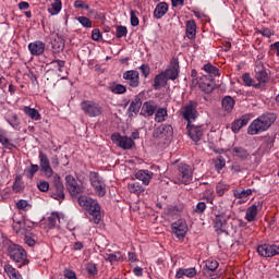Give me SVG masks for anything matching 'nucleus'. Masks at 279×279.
<instances>
[{
	"label": "nucleus",
	"instance_id": "a19ab883",
	"mask_svg": "<svg viewBox=\"0 0 279 279\" xmlns=\"http://www.w3.org/2000/svg\"><path fill=\"white\" fill-rule=\"evenodd\" d=\"M166 117H168L167 108H159L155 113V121L157 123H162Z\"/></svg>",
	"mask_w": 279,
	"mask_h": 279
},
{
	"label": "nucleus",
	"instance_id": "37998d69",
	"mask_svg": "<svg viewBox=\"0 0 279 279\" xmlns=\"http://www.w3.org/2000/svg\"><path fill=\"white\" fill-rule=\"evenodd\" d=\"M252 195V189L243 190V191H235L234 197L238 199H245Z\"/></svg>",
	"mask_w": 279,
	"mask_h": 279
},
{
	"label": "nucleus",
	"instance_id": "6ab92c4d",
	"mask_svg": "<svg viewBox=\"0 0 279 279\" xmlns=\"http://www.w3.org/2000/svg\"><path fill=\"white\" fill-rule=\"evenodd\" d=\"M229 217L230 216L227 215L226 213L216 215L214 222H215L216 232L218 234H222V232H226V229H223V228H225Z\"/></svg>",
	"mask_w": 279,
	"mask_h": 279
},
{
	"label": "nucleus",
	"instance_id": "6e6552de",
	"mask_svg": "<svg viewBox=\"0 0 279 279\" xmlns=\"http://www.w3.org/2000/svg\"><path fill=\"white\" fill-rule=\"evenodd\" d=\"M81 108L88 117H101V112H104V109L99 104L89 100L83 101Z\"/></svg>",
	"mask_w": 279,
	"mask_h": 279
},
{
	"label": "nucleus",
	"instance_id": "7ed1b4c3",
	"mask_svg": "<svg viewBox=\"0 0 279 279\" xmlns=\"http://www.w3.org/2000/svg\"><path fill=\"white\" fill-rule=\"evenodd\" d=\"M8 252L11 260L16 263L17 267H21L27 263V252H25L21 245L11 244L8 247Z\"/></svg>",
	"mask_w": 279,
	"mask_h": 279
},
{
	"label": "nucleus",
	"instance_id": "20e7f679",
	"mask_svg": "<svg viewBox=\"0 0 279 279\" xmlns=\"http://www.w3.org/2000/svg\"><path fill=\"white\" fill-rule=\"evenodd\" d=\"M50 197L57 199V202H64L66 194L64 193V183H62V178L56 174L53 177L52 185L50 187Z\"/></svg>",
	"mask_w": 279,
	"mask_h": 279
},
{
	"label": "nucleus",
	"instance_id": "5701e85b",
	"mask_svg": "<svg viewBox=\"0 0 279 279\" xmlns=\"http://www.w3.org/2000/svg\"><path fill=\"white\" fill-rule=\"evenodd\" d=\"M255 77L259 84H265L269 80V74L267 73V69H265L263 63L255 66Z\"/></svg>",
	"mask_w": 279,
	"mask_h": 279
},
{
	"label": "nucleus",
	"instance_id": "f03ea898",
	"mask_svg": "<svg viewBox=\"0 0 279 279\" xmlns=\"http://www.w3.org/2000/svg\"><path fill=\"white\" fill-rule=\"evenodd\" d=\"M272 123H276V114L265 113L251 123L247 133L254 136L258 132H265L266 130H269Z\"/></svg>",
	"mask_w": 279,
	"mask_h": 279
},
{
	"label": "nucleus",
	"instance_id": "864d4df0",
	"mask_svg": "<svg viewBox=\"0 0 279 279\" xmlns=\"http://www.w3.org/2000/svg\"><path fill=\"white\" fill-rule=\"evenodd\" d=\"M242 80L245 86H258V85H254V80H252V76H250V73H244L242 75Z\"/></svg>",
	"mask_w": 279,
	"mask_h": 279
},
{
	"label": "nucleus",
	"instance_id": "393cba45",
	"mask_svg": "<svg viewBox=\"0 0 279 279\" xmlns=\"http://www.w3.org/2000/svg\"><path fill=\"white\" fill-rule=\"evenodd\" d=\"M28 50L32 56H43L45 53V43L43 41H34L28 45Z\"/></svg>",
	"mask_w": 279,
	"mask_h": 279
},
{
	"label": "nucleus",
	"instance_id": "f8f14e48",
	"mask_svg": "<svg viewBox=\"0 0 279 279\" xmlns=\"http://www.w3.org/2000/svg\"><path fill=\"white\" fill-rule=\"evenodd\" d=\"M257 253L264 258H271L279 255V246L275 244H262L257 247Z\"/></svg>",
	"mask_w": 279,
	"mask_h": 279
},
{
	"label": "nucleus",
	"instance_id": "3c124183",
	"mask_svg": "<svg viewBox=\"0 0 279 279\" xmlns=\"http://www.w3.org/2000/svg\"><path fill=\"white\" fill-rule=\"evenodd\" d=\"M226 191H228V185L223 183H218L216 186V193L219 195V197H223Z\"/></svg>",
	"mask_w": 279,
	"mask_h": 279
},
{
	"label": "nucleus",
	"instance_id": "2eb2a0df",
	"mask_svg": "<svg viewBox=\"0 0 279 279\" xmlns=\"http://www.w3.org/2000/svg\"><path fill=\"white\" fill-rule=\"evenodd\" d=\"M163 74H166L168 80H178V75H180V61L178 58L173 57L170 60V65Z\"/></svg>",
	"mask_w": 279,
	"mask_h": 279
},
{
	"label": "nucleus",
	"instance_id": "c03bdc74",
	"mask_svg": "<svg viewBox=\"0 0 279 279\" xmlns=\"http://www.w3.org/2000/svg\"><path fill=\"white\" fill-rule=\"evenodd\" d=\"M38 169H39L38 165L32 163L28 169L24 170V173H25L26 178L32 180V178H34V174L38 171Z\"/></svg>",
	"mask_w": 279,
	"mask_h": 279
},
{
	"label": "nucleus",
	"instance_id": "f257e3e1",
	"mask_svg": "<svg viewBox=\"0 0 279 279\" xmlns=\"http://www.w3.org/2000/svg\"><path fill=\"white\" fill-rule=\"evenodd\" d=\"M77 202L78 205L84 208V210H87V213H89L90 220L94 221V223H99V221H101V207L99 206V203H97V201L86 195H83L78 197Z\"/></svg>",
	"mask_w": 279,
	"mask_h": 279
},
{
	"label": "nucleus",
	"instance_id": "e433bc0d",
	"mask_svg": "<svg viewBox=\"0 0 279 279\" xmlns=\"http://www.w3.org/2000/svg\"><path fill=\"white\" fill-rule=\"evenodd\" d=\"M24 112L27 117L33 119V121H40V112H38L37 109L31 108V107H24Z\"/></svg>",
	"mask_w": 279,
	"mask_h": 279
},
{
	"label": "nucleus",
	"instance_id": "4d7b16f0",
	"mask_svg": "<svg viewBox=\"0 0 279 279\" xmlns=\"http://www.w3.org/2000/svg\"><path fill=\"white\" fill-rule=\"evenodd\" d=\"M204 210H206V203L199 202L196 205V208L193 209V213H196L197 215H202V213H204Z\"/></svg>",
	"mask_w": 279,
	"mask_h": 279
},
{
	"label": "nucleus",
	"instance_id": "49530a36",
	"mask_svg": "<svg viewBox=\"0 0 279 279\" xmlns=\"http://www.w3.org/2000/svg\"><path fill=\"white\" fill-rule=\"evenodd\" d=\"M205 267L206 269H208V271H217V269L219 268V262L208 259L206 260Z\"/></svg>",
	"mask_w": 279,
	"mask_h": 279
},
{
	"label": "nucleus",
	"instance_id": "7c9ffc66",
	"mask_svg": "<svg viewBox=\"0 0 279 279\" xmlns=\"http://www.w3.org/2000/svg\"><path fill=\"white\" fill-rule=\"evenodd\" d=\"M184 276H186V278H195L197 270H195V268H181L175 274V278H184Z\"/></svg>",
	"mask_w": 279,
	"mask_h": 279
},
{
	"label": "nucleus",
	"instance_id": "58836bf2",
	"mask_svg": "<svg viewBox=\"0 0 279 279\" xmlns=\"http://www.w3.org/2000/svg\"><path fill=\"white\" fill-rule=\"evenodd\" d=\"M222 108L227 111V112H232V109L234 108V98L231 96H226L222 99Z\"/></svg>",
	"mask_w": 279,
	"mask_h": 279
},
{
	"label": "nucleus",
	"instance_id": "a211bd4d",
	"mask_svg": "<svg viewBox=\"0 0 279 279\" xmlns=\"http://www.w3.org/2000/svg\"><path fill=\"white\" fill-rule=\"evenodd\" d=\"M39 165L41 171L45 173L46 178H51L53 175V169L51 168V165L49 163V157H47V154L40 151L39 153Z\"/></svg>",
	"mask_w": 279,
	"mask_h": 279
},
{
	"label": "nucleus",
	"instance_id": "2f4dec72",
	"mask_svg": "<svg viewBox=\"0 0 279 279\" xmlns=\"http://www.w3.org/2000/svg\"><path fill=\"white\" fill-rule=\"evenodd\" d=\"M109 90L113 93V95H125V93H128V87L123 84L110 83Z\"/></svg>",
	"mask_w": 279,
	"mask_h": 279
},
{
	"label": "nucleus",
	"instance_id": "c756f323",
	"mask_svg": "<svg viewBox=\"0 0 279 279\" xmlns=\"http://www.w3.org/2000/svg\"><path fill=\"white\" fill-rule=\"evenodd\" d=\"M169 12V4L167 2H159L154 11L155 19H162Z\"/></svg>",
	"mask_w": 279,
	"mask_h": 279
},
{
	"label": "nucleus",
	"instance_id": "cd10ccee",
	"mask_svg": "<svg viewBox=\"0 0 279 279\" xmlns=\"http://www.w3.org/2000/svg\"><path fill=\"white\" fill-rule=\"evenodd\" d=\"M247 123H250V116H242L240 119L232 122L231 130L236 134V132H240L241 128H244Z\"/></svg>",
	"mask_w": 279,
	"mask_h": 279
},
{
	"label": "nucleus",
	"instance_id": "72a5a7b5",
	"mask_svg": "<svg viewBox=\"0 0 279 279\" xmlns=\"http://www.w3.org/2000/svg\"><path fill=\"white\" fill-rule=\"evenodd\" d=\"M141 108H143V101L141 100V97L136 96L129 107V112H134V114H138L141 112Z\"/></svg>",
	"mask_w": 279,
	"mask_h": 279
},
{
	"label": "nucleus",
	"instance_id": "aec40b11",
	"mask_svg": "<svg viewBox=\"0 0 279 279\" xmlns=\"http://www.w3.org/2000/svg\"><path fill=\"white\" fill-rule=\"evenodd\" d=\"M158 110V105L154 100H148L142 105L141 114L143 117H154Z\"/></svg>",
	"mask_w": 279,
	"mask_h": 279
},
{
	"label": "nucleus",
	"instance_id": "79ce46f5",
	"mask_svg": "<svg viewBox=\"0 0 279 279\" xmlns=\"http://www.w3.org/2000/svg\"><path fill=\"white\" fill-rule=\"evenodd\" d=\"M129 191L130 193H135L136 195H138L140 193H143V191H145V187H143L141 183L135 182L129 184Z\"/></svg>",
	"mask_w": 279,
	"mask_h": 279
},
{
	"label": "nucleus",
	"instance_id": "39448f33",
	"mask_svg": "<svg viewBox=\"0 0 279 279\" xmlns=\"http://www.w3.org/2000/svg\"><path fill=\"white\" fill-rule=\"evenodd\" d=\"M89 182L98 197H104L106 195V182L98 172H89Z\"/></svg>",
	"mask_w": 279,
	"mask_h": 279
},
{
	"label": "nucleus",
	"instance_id": "a878e982",
	"mask_svg": "<svg viewBox=\"0 0 279 279\" xmlns=\"http://www.w3.org/2000/svg\"><path fill=\"white\" fill-rule=\"evenodd\" d=\"M167 82H169V78L166 76L165 72H161L155 76L153 87L155 90H160L162 87L167 86Z\"/></svg>",
	"mask_w": 279,
	"mask_h": 279
},
{
	"label": "nucleus",
	"instance_id": "4c0bfd02",
	"mask_svg": "<svg viewBox=\"0 0 279 279\" xmlns=\"http://www.w3.org/2000/svg\"><path fill=\"white\" fill-rule=\"evenodd\" d=\"M256 215H258V206L252 205L246 209V215H245L246 221H250V222L254 221V219H256Z\"/></svg>",
	"mask_w": 279,
	"mask_h": 279
},
{
	"label": "nucleus",
	"instance_id": "9b49d317",
	"mask_svg": "<svg viewBox=\"0 0 279 279\" xmlns=\"http://www.w3.org/2000/svg\"><path fill=\"white\" fill-rule=\"evenodd\" d=\"M181 112L183 119H185L187 123H191V121H195V119H197V102L190 101L182 108Z\"/></svg>",
	"mask_w": 279,
	"mask_h": 279
},
{
	"label": "nucleus",
	"instance_id": "de8ad7c7",
	"mask_svg": "<svg viewBox=\"0 0 279 279\" xmlns=\"http://www.w3.org/2000/svg\"><path fill=\"white\" fill-rule=\"evenodd\" d=\"M60 220V216L56 213H52L49 217H48V226L49 228H56V223H58V221Z\"/></svg>",
	"mask_w": 279,
	"mask_h": 279
},
{
	"label": "nucleus",
	"instance_id": "69168bd1",
	"mask_svg": "<svg viewBox=\"0 0 279 279\" xmlns=\"http://www.w3.org/2000/svg\"><path fill=\"white\" fill-rule=\"evenodd\" d=\"M24 241L26 243V245H28L29 247H34V245H36V240H34L32 236L26 235L24 238Z\"/></svg>",
	"mask_w": 279,
	"mask_h": 279
},
{
	"label": "nucleus",
	"instance_id": "0eeeda50",
	"mask_svg": "<svg viewBox=\"0 0 279 279\" xmlns=\"http://www.w3.org/2000/svg\"><path fill=\"white\" fill-rule=\"evenodd\" d=\"M65 186L71 197H77V195L84 193V186L77 183V180L73 174H68L65 177Z\"/></svg>",
	"mask_w": 279,
	"mask_h": 279
},
{
	"label": "nucleus",
	"instance_id": "09e8293b",
	"mask_svg": "<svg viewBox=\"0 0 279 279\" xmlns=\"http://www.w3.org/2000/svg\"><path fill=\"white\" fill-rule=\"evenodd\" d=\"M128 36V27L123 26V25H119L117 26V29H116V37L117 38H123Z\"/></svg>",
	"mask_w": 279,
	"mask_h": 279
},
{
	"label": "nucleus",
	"instance_id": "8fccbe9b",
	"mask_svg": "<svg viewBox=\"0 0 279 279\" xmlns=\"http://www.w3.org/2000/svg\"><path fill=\"white\" fill-rule=\"evenodd\" d=\"M223 167H226V159L223 158V156H218L215 161L216 171H221V169H223Z\"/></svg>",
	"mask_w": 279,
	"mask_h": 279
},
{
	"label": "nucleus",
	"instance_id": "412c9836",
	"mask_svg": "<svg viewBox=\"0 0 279 279\" xmlns=\"http://www.w3.org/2000/svg\"><path fill=\"white\" fill-rule=\"evenodd\" d=\"M230 154L233 156V158H236L238 160H247L250 158V151L245 149L243 146H232L230 149Z\"/></svg>",
	"mask_w": 279,
	"mask_h": 279
},
{
	"label": "nucleus",
	"instance_id": "680f3d73",
	"mask_svg": "<svg viewBox=\"0 0 279 279\" xmlns=\"http://www.w3.org/2000/svg\"><path fill=\"white\" fill-rule=\"evenodd\" d=\"M92 38L96 40V43H99V40H101V31H99V28H95L92 32Z\"/></svg>",
	"mask_w": 279,
	"mask_h": 279
},
{
	"label": "nucleus",
	"instance_id": "774afa93",
	"mask_svg": "<svg viewBox=\"0 0 279 279\" xmlns=\"http://www.w3.org/2000/svg\"><path fill=\"white\" fill-rule=\"evenodd\" d=\"M19 8H20V10H29V3L22 1L19 3Z\"/></svg>",
	"mask_w": 279,
	"mask_h": 279
},
{
	"label": "nucleus",
	"instance_id": "13d9d810",
	"mask_svg": "<svg viewBox=\"0 0 279 279\" xmlns=\"http://www.w3.org/2000/svg\"><path fill=\"white\" fill-rule=\"evenodd\" d=\"M74 8L81 9V10H90V7L82 0H76L74 2Z\"/></svg>",
	"mask_w": 279,
	"mask_h": 279
},
{
	"label": "nucleus",
	"instance_id": "c85d7f7f",
	"mask_svg": "<svg viewBox=\"0 0 279 279\" xmlns=\"http://www.w3.org/2000/svg\"><path fill=\"white\" fill-rule=\"evenodd\" d=\"M136 180H141L143 184L147 185L149 184L151 178H154V172H150L149 170H138L135 173Z\"/></svg>",
	"mask_w": 279,
	"mask_h": 279
},
{
	"label": "nucleus",
	"instance_id": "052dcab7",
	"mask_svg": "<svg viewBox=\"0 0 279 279\" xmlns=\"http://www.w3.org/2000/svg\"><path fill=\"white\" fill-rule=\"evenodd\" d=\"M138 17L136 16V12L134 10H131V25L132 27L138 26Z\"/></svg>",
	"mask_w": 279,
	"mask_h": 279
},
{
	"label": "nucleus",
	"instance_id": "473e14b6",
	"mask_svg": "<svg viewBox=\"0 0 279 279\" xmlns=\"http://www.w3.org/2000/svg\"><path fill=\"white\" fill-rule=\"evenodd\" d=\"M203 69L206 72L207 77L211 80H215V77L219 75V68L213 65L211 63H206Z\"/></svg>",
	"mask_w": 279,
	"mask_h": 279
},
{
	"label": "nucleus",
	"instance_id": "603ef678",
	"mask_svg": "<svg viewBox=\"0 0 279 279\" xmlns=\"http://www.w3.org/2000/svg\"><path fill=\"white\" fill-rule=\"evenodd\" d=\"M77 21L83 25V27H93V22L86 16H78Z\"/></svg>",
	"mask_w": 279,
	"mask_h": 279
},
{
	"label": "nucleus",
	"instance_id": "bf43d9fd",
	"mask_svg": "<svg viewBox=\"0 0 279 279\" xmlns=\"http://www.w3.org/2000/svg\"><path fill=\"white\" fill-rule=\"evenodd\" d=\"M107 260H109V263H117V260H121V253L109 254Z\"/></svg>",
	"mask_w": 279,
	"mask_h": 279
},
{
	"label": "nucleus",
	"instance_id": "b1692460",
	"mask_svg": "<svg viewBox=\"0 0 279 279\" xmlns=\"http://www.w3.org/2000/svg\"><path fill=\"white\" fill-rule=\"evenodd\" d=\"M66 62L64 60H53L47 64L48 69L59 72L58 75L62 76V73L66 71Z\"/></svg>",
	"mask_w": 279,
	"mask_h": 279
},
{
	"label": "nucleus",
	"instance_id": "a18cd8bd",
	"mask_svg": "<svg viewBox=\"0 0 279 279\" xmlns=\"http://www.w3.org/2000/svg\"><path fill=\"white\" fill-rule=\"evenodd\" d=\"M85 269H86L88 276H92V277L97 276V274L99 272L97 270V264H95V263H88L86 265Z\"/></svg>",
	"mask_w": 279,
	"mask_h": 279
},
{
	"label": "nucleus",
	"instance_id": "338daca9",
	"mask_svg": "<svg viewBox=\"0 0 279 279\" xmlns=\"http://www.w3.org/2000/svg\"><path fill=\"white\" fill-rule=\"evenodd\" d=\"M13 191L15 193H21L23 191V185H21V183H19L17 180H15V182L13 184Z\"/></svg>",
	"mask_w": 279,
	"mask_h": 279
},
{
	"label": "nucleus",
	"instance_id": "c9c22d12",
	"mask_svg": "<svg viewBox=\"0 0 279 279\" xmlns=\"http://www.w3.org/2000/svg\"><path fill=\"white\" fill-rule=\"evenodd\" d=\"M4 271L10 279H23V276H21L12 265H4Z\"/></svg>",
	"mask_w": 279,
	"mask_h": 279
},
{
	"label": "nucleus",
	"instance_id": "dca6fc26",
	"mask_svg": "<svg viewBox=\"0 0 279 279\" xmlns=\"http://www.w3.org/2000/svg\"><path fill=\"white\" fill-rule=\"evenodd\" d=\"M186 129L190 138L194 141V143H198V141H202V136H204V126L195 125L189 122Z\"/></svg>",
	"mask_w": 279,
	"mask_h": 279
},
{
	"label": "nucleus",
	"instance_id": "423d86ee",
	"mask_svg": "<svg viewBox=\"0 0 279 279\" xmlns=\"http://www.w3.org/2000/svg\"><path fill=\"white\" fill-rule=\"evenodd\" d=\"M177 180L178 184H191L193 181V168L186 163H179Z\"/></svg>",
	"mask_w": 279,
	"mask_h": 279
},
{
	"label": "nucleus",
	"instance_id": "6e6d98bb",
	"mask_svg": "<svg viewBox=\"0 0 279 279\" xmlns=\"http://www.w3.org/2000/svg\"><path fill=\"white\" fill-rule=\"evenodd\" d=\"M140 71L144 77H149V73H151V69L147 64H142Z\"/></svg>",
	"mask_w": 279,
	"mask_h": 279
},
{
	"label": "nucleus",
	"instance_id": "5fc2aeb1",
	"mask_svg": "<svg viewBox=\"0 0 279 279\" xmlns=\"http://www.w3.org/2000/svg\"><path fill=\"white\" fill-rule=\"evenodd\" d=\"M37 189L41 191V193H47L49 191V182L47 181H39L37 183Z\"/></svg>",
	"mask_w": 279,
	"mask_h": 279
},
{
	"label": "nucleus",
	"instance_id": "1a4fd4ad",
	"mask_svg": "<svg viewBox=\"0 0 279 279\" xmlns=\"http://www.w3.org/2000/svg\"><path fill=\"white\" fill-rule=\"evenodd\" d=\"M154 138H163V141H171L173 138V126L170 124H161L154 130Z\"/></svg>",
	"mask_w": 279,
	"mask_h": 279
},
{
	"label": "nucleus",
	"instance_id": "4468645a",
	"mask_svg": "<svg viewBox=\"0 0 279 279\" xmlns=\"http://www.w3.org/2000/svg\"><path fill=\"white\" fill-rule=\"evenodd\" d=\"M216 86L217 84L215 83V78H210L208 77V75H203L199 78L198 88L207 95H209V93H213Z\"/></svg>",
	"mask_w": 279,
	"mask_h": 279
},
{
	"label": "nucleus",
	"instance_id": "ddd939ff",
	"mask_svg": "<svg viewBox=\"0 0 279 279\" xmlns=\"http://www.w3.org/2000/svg\"><path fill=\"white\" fill-rule=\"evenodd\" d=\"M172 232L175 234L177 239H184L186 236V232H189V226L186 225V220L179 219L172 223Z\"/></svg>",
	"mask_w": 279,
	"mask_h": 279
},
{
	"label": "nucleus",
	"instance_id": "0e129e2a",
	"mask_svg": "<svg viewBox=\"0 0 279 279\" xmlns=\"http://www.w3.org/2000/svg\"><path fill=\"white\" fill-rule=\"evenodd\" d=\"M63 276H64V278H68V279H77V275H75V271L70 270V269H65L63 271Z\"/></svg>",
	"mask_w": 279,
	"mask_h": 279
},
{
	"label": "nucleus",
	"instance_id": "ea45409f",
	"mask_svg": "<svg viewBox=\"0 0 279 279\" xmlns=\"http://www.w3.org/2000/svg\"><path fill=\"white\" fill-rule=\"evenodd\" d=\"M62 10V0H54V3H51V8L48 9L51 16H56V14H60Z\"/></svg>",
	"mask_w": 279,
	"mask_h": 279
},
{
	"label": "nucleus",
	"instance_id": "4be33fe9",
	"mask_svg": "<svg viewBox=\"0 0 279 279\" xmlns=\"http://www.w3.org/2000/svg\"><path fill=\"white\" fill-rule=\"evenodd\" d=\"M52 53H60L64 51L65 40L60 34H56L51 40Z\"/></svg>",
	"mask_w": 279,
	"mask_h": 279
},
{
	"label": "nucleus",
	"instance_id": "f3484780",
	"mask_svg": "<svg viewBox=\"0 0 279 279\" xmlns=\"http://www.w3.org/2000/svg\"><path fill=\"white\" fill-rule=\"evenodd\" d=\"M123 80L128 82L131 88H138V84H141V76L136 70H129L124 72Z\"/></svg>",
	"mask_w": 279,
	"mask_h": 279
},
{
	"label": "nucleus",
	"instance_id": "bb28decb",
	"mask_svg": "<svg viewBox=\"0 0 279 279\" xmlns=\"http://www.w3.org/2000/svg\"><path fill=\"white\" fill-rule=\"evenodd\" d=\"M185 34L189 40H195V36H197V24L194 22V20H189L186 22Z\"/></svg>",
	"mask_w": 279,
	"mask_h": 279
},
{
	"label": "nucleus",
	"instance_id": "e2e57ef3",
	"mask_svg": "<svg viewBox=\"0 0 279 279\" xmlns=\"http://www.w3.org/2000/svg\"><path fill=\"white\" fill-rule=\"evenodd\" d=\"M27 206H29V203H27V201L25 199H20L17 203H16V208L19 210H25L27 208Z\"/></svg>",
	"mask_w": 279,
	"mask_h": 279
},
{
	"label": "nucleus",
	"instance_id": "f704fd0d",
	"mask_svg": "<svg viewBox=\"0 0 279 279\" xmlns=\"http://www.w3.org/2000/svg\"><path fill=\"white\" fill-rule=\"evenodd\" d=\"M0 143L3 145L5 149H14V144L10 143V140L8 138V132L5 130L0 129Z\"/></svg>",
	"mask_w": 279,
	"mask_h": 279
},
{
	"label": "nucleus",
	"instance_id": "9d476101",
	"mask_svg": "<svg viewBox=\"0 0 279 279\" xmlns=\"http://www.w3.org/2000/svg\"><path fill=\"white\" fill-rule=\"evenodd\" d=\"M111 141L122 149H132V147H134L135 145L134 140H132V137L121 136V134L119 133H113L111 135Z\"/></svg>",
	"mask_w": 279,
	"mask_h": 279
}]
</instances>
